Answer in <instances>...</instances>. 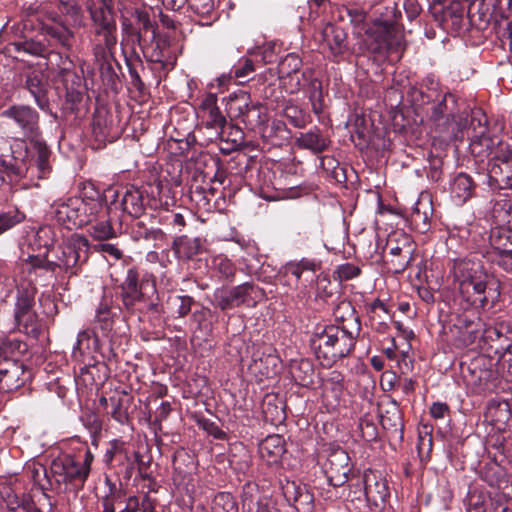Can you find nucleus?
<instances>
[{"mask_svg": "<svg viewBox=\"0 0 512 512\" xmlns=\"http://www.w3.org/2000/svg\"><path fill=\"white\" fill-rule=\"evenodd\" d=\"M336 324L318 327L310 339L316 357L330 366L349 356L361 333V321L349 301L340 302L334 310Z\"/></svg>", "mask_w": 512, "mask_h": 512, "instance_id": "f257e3e1", "label": "nucleus"}, {"mask_svg": "<svg viewBox=\"0 0 512 512\" xmlns=\"http://www.w3.org/2000/svg\"><path fill=\"white\" fill-rule=\"evenodd\" d=\"M453 275L459 294L469 305L493 307L500 298V282L487 272L480 261L459 259L454 262Z\"/></svg>", "mask_w": 512, "mask_h": 512, "instance_id": "f03ea898", "label": "nucleus"}, {"mask_svg": "<svg viewBox=\"0 0 512 512\" xmlns=\"http://www.w3.org/2000/svg\"><path fill=\"white\" fill-rule=\"evenodd\" d=\"M122 311L136 315L144 321L147 314L159 320L162 306L156 296V283L153 275H144L141 279L136 268H129L125 279L119 285Z\"/></svg>", "mask_w": 512, "mask_h": 512, "instance_id": "7ed1b4c3", "label": "nucleus"}, {"mask_svg": "<svg viewBox=\"0 0 512 512\" xmlns=\"http://www.w3.org/2000/svg\"><path fill=\"white\" fill-rule=\"evenodd\" d=\"M90 251L89 240L80 234H72L61 247V255L57 261L47 258V255H31L28 258L29 274L43 276L47 273L54 274L57 269L71 275H76L79 268L88 261Z\"/></svg>", "mask_w": 512, "mask_h": 512, "instance_id": "20e7f679", "label": "nucleus"}, {"mask_svg": "<svg viewBox=\"0 0 512 512\" xmlns=\"http://www.w3.org/2000/svg\"><path fill=\"white\" fill-rule=\"evenodd\" d=\"M361 48L379 64L389 60L394 54L399 58L404 50V34L396 23L374 22L365 30Z\"/></svg>", "mask_w": 512, "mask_h": 512, "instance_id": "39448f33", "label": "nucleus"}, {"mask_svg": "<svg viewBox=\"0 0 512 512\" xmlns=\"http://www.w3.org/2000/svg\"><path fill=\"white\" fill-rule=\"evenodd\" d=\"M94 455L86 448L81 455L64 454L54 459L50 471L58 485L64 484L65 490L77 494L81 491L91 472Z\"/></svg>", "mask_w": 512, "mask_h": 512, "instance_id": "423d86ee", "label": "nucleus"}, {"mask_svg": "<svg viewBox=\"0 0 512 512\" xmlns=\"http://www.w3.org/2000/svg\"><path fill=\"white\" fill-rule=\"evenodd\" d=\"M54 219L68 230L82 228L97 219L104 212V204L99 200H85L71 197L57 201L52 206Z\"/></svg>", "mask_w": 512, "mask_h": 512, "instance_id": "0eeeda50", "label": "nucleus"}, {"mask_svg": "<svg viewBox=\"0 0 512 512\" xmlns=\"http://www.w3.org/2000/svg\"><path fill=\"white\" fill-rule=\"evenodd\" d=\"M226 112L231 120L243 123L249 130L261 127L267 117L263 105L252 100L246 91L232 93L226 98Z\"/></svg>", "mask_w": 512, "mask_h": 512, "instance_id": "6e6552de", "label": "nucleus"}, {"mask_svg": "<svg viewBox=\"0 0 512 512\" xmlns=\"http://www.w3.org/2000/svg\"><path fill=\"white\" fill-rule=\"evenodd\" d=\"M263 296L262 288L252 282H245L228 291L217 290L214 293V300L221 311H227L241 305L253 307Z\"/></svg>", "mask_w": 512, "mask_h": 512, "instance_id": "1a4fd4ad", "label": "nucleus"}, {"mask_svg": "<svg viewBox=\"0 0 512 512\" xmlns=\"http://www.w3.org/2000/svg\"><path fill=\"white\" fill-rule=\"evenodd\" d=\"M138 452L130 453L119 440L110 442V448L106 450L104 462L108 467L114 470L118 480H122L128 484L134 471L136 463L140 460Z\"/></svg>", "mask_w": 512, "mask_h": 512, "instance_id": "9d476101", "label": "nucleus"}, {"mask_svg": "<svg viewBox=\"0 0 512 512\" xmlns=\"http://www.w3.org/2000/svg\"><path fill=\"white\" fill-rule=\"evenodd\" d=\"M50 20V22L43 23L41 26V31L47 39L48 47L60 48L65 52L71 51L75 41L74 31L57 14L51 15Z\"/></svg>", "mask_w": 512, "mask_h": 512, "instance_id": "9b49d317", "label": "nucleus"}, {"mask_svg": "<svg viewBox=\"0 0 512 512\" xmlns=\"http://www.w3.org/2000/svg\"><path fill=\"white\" fill-rule=\"evenodd\" d=\"M323 469L331 485L334 487L344 485L352 469L348 453L340 447L331 449Z\"/></svg>", "mask_w": 512, "mask_h": 512, "instance_id": "f8f14e48", "label": "nucleus"}, {"mask_svg": "<svg viewBox=\"0 0 512 512\" xmlns=\"http://www.w3.org/2000/svg\"><path fill=\"white\" fill-rule=\"evenodd\" d=\"M10 149L9 155L0 157V165L11 179L18 180L30 169L29 149L24 141L15 142Z\"/></svg>", "mask_w": 512, "mask_h": 512, "instance_id": "ddd939ff", "label": "nucleus"}, {"mask_svg": "<svg viewBox=\"0 0 512 512\" xmlns=\"http://www.w3.org/2000/svg\"><path fill=\"white\" fill-rule=\"evenodd\" d=\"M280 487L285 500L297 512H314V494L308 485L284 479L280 480Z\"/></svg>", "mask_w": 512, "mask_h": 512, "instance_id": "4468645a", "label": "nucleus"}, {"mask_svg": "<svg viewBox=\"0 0 512 512\" xmlns=\"http://www.w3.org/2000/svg\"><path fill=\"white\" fill-rule=\"evenodd\" d=\"M379 417L380 424L387 431L389 437L402 442L404 439V420L399 403L390 398L387 402L380 404Z\"/></svg>", "mask_w": 512, "mask_h": 512, "instance_id": "2eb2a0df", "label": "nucleus"}, {"mask_svg": "<svg viewBox=\"0 0 512 512\" xmlns=\"http://www.w3.org/2000/svg\"><path fill=\"white\" fill-rule=\"evenodd\" d=\"M2 116L13 120L25 137L33 140L39 136V114L31 107L26 105H13L4 110Z\"/></svg>", "mask_w": 512, "mask_h": 512, "instance_id": "dca6fc26", "label": "nucleus"}, {"mask_svg": "<svg viewBox=\"0 0 512 512\" xmlns=\"http://www.w3.org/2000/svg\"><path fill=\"white\" fill-rule=\"evenodd\" d=\"M142 54L148 62L159 64L164 71H170L176 65L177 55L171 49L169 41L164 38L155 36L153 40L151 36L150 43L147 42Z\"/></svg>", "mask_w": 512, "mask_h": 512, "instance_id": "f3484780", "label": "nucleus"}, {"mask_svg": "<svg viewBox=\"0 0 512 512\" xmlns=\"http://www.w3.org/2000/svg\"><path fill=\"white\" fill-rule=\"evenodd\" d=\"M457 112V99L455 95L450 91H443L439 99L431 104L427 116L429 121L444 130L450 122L456 121Z\"/></svg>", "mask_w": 512, "mask_h": 512, "instance_id": "a211bd4d", "label": "nucleus"}, {"mask_svg": "<svg viewBox=\"0 0 512 512\" xmlns=\"http://www.w3.org/2000/svg\"><path fill=\"white\" fill-rule=\"evenodd\" d=\"M121 206L124 213L133 218L143 215L147 206L157 208V201L149 198L147 192L139 187H126L121 198Z\"/></svg>", "mask_w": 512, "mask_h": 512, "instance_id": "6ab92c4d", "label": "nucleus"}, {"mask_svg": "<svg viewBox=\"0 0 512 512\" xmlns=\"http://www.w3.org/2000/svg\"><path fill=\"white\" fill-rule=\"evenodd\" d=\"M121 31H122V38H121V50L122 55L124 56V53H128V56H132L137 61H140V55L136 50V47L138 46L141 51L145 48L148 39L147 34L143 30H140L133 22L132 20L128 18H123L121 21Z\"/></svg>", "mask_w": 512, "mask_h": 512, "instance_id": "aec40b11", "label": "nucleus"}, {"mask_svg": "<svg viewBox=\"0 0 512 512\" xmlns=\"http://www.w3.org/2000/svg\"><path fill=\"white\" fill-rule=\"evenodd\" d=\"M117 41V28L94 30V36L91 39L93 59H114Z\"/></svg>", "mask_w": 512, "mask_h": 512, "instance_id": "412c9836", "label": "nucleus"}, {"mask_svg": "<svg viewBox=\"0 0 512 512\" xmlns=\"http://www.w3.org/2000/svg\"><path fill=\"white\" fill-rule=\"evenodd\" d=\"M476 119L472 118L471 124L474 126L473 134L471 136V141L469 144V148L471 154L482 160L492 153V149L495 145L494 139L489 135L488 127L486 124H482L481 120H478V127L474 125Z\"/></svg>", "mask_w": 512, "mask_h": 512, "instance_id": "4be33fe9", "label": "nucleus"}, {"mask_svg": "<svg viewBox=\"0 0 512 512\" xmlns=\"http://www.w3.org/2000/svg\"><path fill=\"white\" fill-rule=\"evenodd\" d=\"M278 362L277 356L256 351L252 355L248 370L258 381H262L264 378H272L277 374Z\"/></svg>", "mask_w": 512, "mask_h": 512, "instance_id": "5701e85b", "label": "nucleus"}, {"mask_svg": "<svg viewBox=\"0 0 512 512\" xmlns=\"http://www.w3.org/2000/svg\"><path fill=\"white\" fill-rule=\"evenodd\" d=\"M171 248L178 260L189 261L203 253L205 241L200 237L191 238L187 235H182L174 239Z\"/></svg>", "mask_w": 512, "mask_h": 512, "instance_id": "b1692460", "label": "nucleus"}, {"mask_svg": "<svg viewBox=\"0 0 512 512\" xmlns=\"http://www.w3.org/2000/svg\"><path fill=\"white\" fill-rule=\"evenodd\" d=\"M364 493L368 501L375 505L384 503L389 496L387 481L375 471L369 470L363 476Z\"/></svg>", "mask_w": 512, "mask_h": 512, "instance_id": "393cba45", "label": "nucleus"}, {"mask_svg": "<svg viewBox=\"0 0 512 512\" xmlns=\"http://www.w3.org/2000/svg\"><path fill=\"white\" fill-rule=\"evenodd\" d=\"M23 365L17 361L5 360L0 363V390L13 391L22 386Z\"/></svg>", "mask_w": 512, "mask_h": 512, "instance_id": "a878e982", "label": "nucleus"}, {"mask_svg": "<svg viewBox=\"0 0 512 512\" xmlns=\"http://www.w3.org/2000/svg\"><path fill=\"white\" fill-rule=\"evenodd\" d=\"M258 450L262 460L269 466L277 465L286 452L285 440L278 434L269 435L260 442Z\"/></svg>", "mask_w": 512, "mask_h": 512, "instance_id": "bb28decb", "label": "nucleus"}, {"mask_svg": "<svg viewBox=\"0 0 512 512\" xmlns=\"http://www.w3.org/2000/svg\"><path fill=\"white\" fill-rule=\"evenodd\" d=\"M302 78H304L308 99L311 103L312 111L316 115H321L324 111V94L322 82L315 77V72L312 68H306L302 71Z\"/></svg>", "mask_w": 512, "mask_h": 512, "instance_id": "cd10ccee", "label": "nucleus"}, {"mask_svg": "<svg viewBox=\"0 0 512 512\" xmlns=\"http://www.w3.org/2000/svg\"><path fill=\"white\" fill-rule=\"evenodd\" d=\"M476 183L467 173L457 174L450 185V192L457 205H463L475 195Z\"/></svg>", "mask_w": 512, "mask_h": 512, "instance_id": "c85d7f7f", "label": "nucleus"}, {"mask_svg": "<svg viewBox=\"0 0 512 512\" xmlns=\"http://www.w3.org/2000/svg\"><path fill=\"white\" fill-rule=\"evenodd\" d=\"M86 8L95 26L94 30L117 28L113 6L97 5L94 0H88Z\"/></svg>", "mask_w": 512, "mask_h": 512, "instance_id": "c756f323", "label": "nucleus"}, {"mask_svg": "<svg viewBox=\"0 0 512 512\" xmlns=\"http://www.w3.org/2000/svg\"><path fill=\"white\" fill-rule=\"evenodd\" d=\"M26 87L34 97L38 107L46 111L49 109V99L47 96L48 83L44 78L43 73L39 71L31 72L26 79Z\"/></svg>", "mask_w": 512, "mask_h": 512, "instance_id": "7c9ffc66", "label": "nucleus"}, {"mask_svg": "<svg viewBox=\"0 0 512 512\" xmlns=\"http://www.w3.org/2000/svg\"><path fill=\"white\" fill-rule=\"evenodd\" d=\"M99 350V338L95 332L90 330H82L78 333L77 342L73 348V357H82L86 359H94V354Z\"/></svg>", "mask_w": 512, "mask_h": 512, "instance_id": "2f4dec72", "label": "nucleus"}, {"mask_svg": "<svg viewBox=\"0 0 512 512\" xmlns=\"http://www.w3.org/2000/svg\"><path fill=\"white\" fill-rule=\"evenodd\" d=\"M295 144L301 149H307L314 154H319L328 148L330 141L323 136L318 127H314L307 132L300 133L295 140Z\"/></svg>", "mask_w": 512, "mask_h": 512, "instance_id": "473e14b6", "label": "nucleus"}, {"mask_svg": "<svg viewBox=\"0 0 512 512\" xmlns=\"http://www.w3.org/2000/svg\"><path fill=\"white\" fill-rule=\"evenodd\" d=\"M200 110L206 118L209 128L222 129L226 125V118L217 105V95L208 93L200 104Z\"/></svg>", "mask_w": 512, "mask_h": 512, "instance_id": "72a5a7b5", "label": "nucleus"}, {"mask_svg": "<svg viewBox=\"0 0 512 512\" xmlns=\"http://www.w3.org/2000/svg\"><path fill=\"white\" fill-rule=\"evenodd\" d=\"M484 338L498 343L496 351H511L512 326L505 321L499 322L495 326H490L485 329Z\"/></svg>", "mask_w": 512, "mask_h": 512, "instance_id": "f704fd0d", "label": "nucleus"}, {"mask_svg": "<svg viewBox=\"0 0 512 512\" xmlns=\"http://www.w3.org/2000/svg\"><path fill=\"white\" fill-rule=\"evenodd\" d=\"M65 82V109L74 112L77 105L82 101L83 94L80 90L81 79L72 71L63 70L62 73Z\"/></svg>", "mask_w": 512, "mask_h": 512, "instance_id": "c9c22d12", "label": "nucleus"}, {"mask_svg": "<svg viewBox=\"0 0 512 512\" xmlns=\"http://www.w3.org/2000/svg\"><path fill=\"white\" fill-rule=\"evenodd\" d=\"M51 150L47 144L41 140H32V160L37 169L39 178H47L52 171L50 164Z\"/></svg>", "mask_w": 512, "mask_h": 512, "instance_id": "e433bc0d", "label": "nucleus"}, {"mask_svg": "<svg viewBox=\"0 0 512 512\" xmlns=\"http://www.w3.org/2000/svg\"><path fill=\"white\" fill-rule=\"evenodd\" d=\"M511 411L509 403L506 401L492 400L488 403L485 419L496 429L502 430L510 420Z\"/></svg>", "mask_w": 512, "mask_h": 512, "instance_id": "4c0bfd02", "label": "nucleus"}, {"mask_svg": "<svg viewBox=\"0 0 512 512\" xmlns=\"http://www.w3.org/2000/svg\"><path fill=\"white\" fill-rule=\"evenodd\" d=\"M323 37L335 57L343 55L348 50L347 33L343 28L327 25L323 30Z\"/></svg>", "mask_w": 512, "mask_h": 512, "instance_id": "58836bf2", "label": "nucleus"}, {"mask_svg": "<svg viewBox=\"0 0 512 512\" xmlns=\"http://www.w3.org/2000/svg\"><path fill=\"white\" fill-rule=\"evenodd\" d=\"M94 62L99 69L103 85L107 89L116 92L120 85V78L114 66H116L118 70H121V65L116 57L114 56V59L94 60Z\"/></svg>", "mask_w": 512, "mask_h": 512, "instance_id": "ea45409f", "label": "nucleus"}, {"mask_svg": "<svg viewBox=\"0 0 512 512\" xmlns=\"http://www.w3.org/2000/svg\"><path fill=\"white\" fill-rule=\"evenodd\" d=\"M109 401L112 405V418L121 425L127 424L130 420L129 408L132 403V397H130L128 393L123 390L111 396Z\"/></svg>", "mask_w": 512, "mask_h": 512, "instance_id": "a19ab883", "label": "nucleus"}, {"mask_svg": "<svg viewBox=\"0 0 512 512\" xmlns=\"http://www.w3.org/2000/svg\"><path fill=\"white\" fill-rule=\"evenodd\" d=\"M95 328L100 329L104 336H108L114 326L112 313V298L104 296L99 303L95 314Z\"/></svg>", "mask_w": 512, "mask_h": 512, "instance_id": "79ce46f5", "label": "nucleus"}, {"mask_svg": "<svg viewBox=\"0 0 512 512\" xmlns=\"http://www.w3.org/2000/svg\"><path fill=\"white\" fill-rule=\"evenodd\" d=\"M489 241L491 247L500 255H512V229L507 227L492 228Z\"/></svg>", "mask_w": 512, "mask_h": 512, "instance_id": "37998d69", "label": "nucleus"}, {"mask_svg": "<svg viewBox=\"0 0 512 512\" xmlns=\"http://www.w3.org/2000/svg\"><path fill=\"white\" fill-rule=\"evenodd\" d=\"M187 4L202 25H209L217 18L214 0H188Z\"/></svg>", "mask_w": 512, "mask_h": 512, "instance_id": "c03bdc74", "label": "nucleus"}, {"mask_svg": "<svg viewBox=\"0 0 512 512\" xmlns=\"http://www.w3.org/2000/svg\"><path fill=\"white\" fill-rule=\"evenodd\" d=\"M167 309L173 317L183 318L196 306L193 297L188 295H170L167 299Z\"/></svg>", "mask_w": 512, "mask_h": 512, "instance_id": "a18cd8bd", "label": "nucleus"}, {"mask_svg": "<svg viewBox=\"0 0 512 512\" xmlns=\"http://www.w3.org/2000/svg\"><path fill=\"white\" fill-rule=\"evenodd\" d=\"M314 366L308 359L293 360L290 373L293 379L302 386L313 384Z\"/></svg>", "mask_w": 512, "mask_h": 512, "instance_id": "49530a36", "label": "nucleus"}, {"mask_svg": "<svg viewBox=\"0 0 512 512\" xmlns=\"http://www.w3.org/2000/svg\"><path fill=\"white\" fill-rule=\"evenodd\" d=\"M468 374H464V378L469 385L477 388H486L493 378V372L489 369L481 368L480 360L473 361L467 367Z\"/></svg>", "mask_w": 512, "mask_h": 512, "instance_id": "de8ad7c7", "label": "nucleus"}, {"mask_svg": "<svg viewBox=\"0 0 512 512\" xmlns=\"http://www.w3.org/2000/svg\"><path fill=\"white\" fill-rule=\"evenodd\" d=\"M14 322L19 332L34 339H38L41 334V323L36 311L14 318Z\"/></svg>", "mask_w": 512, "mask_h": 512, "instance_id": "09e8293b", "label": "nucleus"}, {"mask_svg": "<svg viewBox=\"0 0 512 512\" xmlns=\"http://www.w3.org/2000/svg\"><path fill=\"white\" fill-rule=\"evenodd\" d=\"M105 214L106 208L104 207V212L99 213L97 219L89 224V234L95 240L103 241L116 237L110 220L104 218Z\"/></svg>", "mask_w": 512, "mask_h": 512, "instance_id": "8fccbe9b", "label": "nucleus"}, {"mask_svg": "<svg viewBox=\"0 0 512 512\" xmlns=\"http://www.w3.org/2000/svg\"><path fill=\"white\" fill-rule=\"evenodd\" d=\"M490 180L501 189L512 190V164H488Z\"/></svg>", "mask_w": 512, "mask_h": 512, "instance_id": "3c124183", "label": "nucleus"}, {"mask_svg": "<svg viewBox=\"0 0 512 512\" xmlns=\"http://www.w3.org/2000/svg\"><path fill=\"white\" fill-rule=\"evenodd\" d=\"M15 49L18 52H24L37 57H49L51 55H59L58 52L50 50L48 45L42 41L28 39L14 43Z\"/></svg>", "mask_w": 512, "mask_h": 512, "instance_id": "603ef678", "label": "nucleus"}, {"mask_svg": "<svg viewBox=\"0 0 512 512\" xmlns=\"http://www.w3.org/2000/svg\"><path fill=\"white\" fill-rule=\"evenodd\" d=\"M35 289L22 288L18 289L16 302L14 307V318L35 311Z\"/></svg>", "mask_w": 512, "mask_h": 512, "instance_id": "864d4df0", "label": "nucleus"}, {"mask_svg": "<svg viewBox=\"0 0 512 512\" xmlns=\"http://www.w3.org/2000/svg\"><path fill=\"white\" fill-rule=\"evenodd\" d=\"M482 479L491 487L504 489L508 487V478L505 470L498 464L486 466L481 474Z\"/></svg>", "mask_w": 512, "mask_h": 512, "instance_id": "5fc2aeb1", "label": "nucleus"}, {"mask_svg": "<svg viewBox=\"0 0 512 512\" xmlns=\"http://www.w3.org/2000/svg\"><path fill=\"white\" fill-rule=\"evenodd\" d=\"M322 223L316 213L303 215L297 222V234L304 239H309L312 235L321 231Z\"/></svg>", "mask_w": 512, "mask_h": 512, "instance_id": "6e6d98bb", "label": "nucleus"}, {"mask_svg": "<svg viewBox=\"0 0 512 512\" xmlns=\"http://www.w3.org/2000/svg\"><path fill=\"white\" fill-rule=\"evenodd\" d=\"M344 376L338 371H332L323 380V395L331 396L336 402L339 401L344 389Z\"/></svg>", "mask_w": 512, "mask_h": 512, "instance_id": "4d7b16f0", "label": "nucleus"}, {"mask_svg": "<svg viewBox=\"0 0 512 512\" xmlns=\"http://www.w3.org/2000/svg\"><path fill=\"white\" fill-rule=\"evenodd\" d=\"M511 4V0H494L492 3L491 12H481L480 20L485 24L499 23L502 19L508 18V8ZM487 10L489 8L487 7Z\"/></svg>", "mask_w": 512, "mask_h": 512, "instance_id": "13d9d810", "label": "nucleus"}, {"mask_svg": "<svg viewBox=\"0 0 512 512\" xmlns=\"http://www.w3.org/2000/svg\"><path fill=\"white\" fill-rule=\"evenodd\" d=\"M283 115L296 128H303L311 121L310 115L294 104L291 100L285 104L283 108Z\"/></svg>", "mask_w": 512, "mask_h": 512, "instance_id": "bf43d9fd", "label": "nucleus"}, {"mask_svg": "<svg viewBox=\"0 0 512 512\" xmlns=\"http://www.w3.org/2000/svg\"><path fill=\"white\" fill-rule=\"evenodd\" d=\"M442 22L459 25L464 15V5L461 0H450L442 7Z\"/></svg>", "mask_w": 512, "mask_h": 512, "instance_id": "052dcab7", "label": "nucleus"}, {"mask_svg": "<svg viewBox=\"0 0 512 512\" xmlns=\"http://www.w3.org/2000/svg\"><path fill=\"white\" fill-rule=\"evenodd\" d=\"M164 232L159 228H148L142 221L136 222L131 228V236L135 241H156L162 240Z\"/></svg>", "mask_w": 512, "mask_h": 512, "instance_id": "680f3d73", "label": "nucleus"}, {"mask_svg": "<svg viewBox=\"0 0 512 512\" xmlns=\"http://www.w3.org/2000/svg\"><path fill=\"white\" fill-rule=\"evenodd\" d=\"M212 512H239L238 504L234 496L229 492H219L215 495L211 504Z\"/></svg>", "mask_w": 512, "mask_h": 512, "instance_id": "e2e57ef3", "label": "nucleus"}, {"mask_svg": "<svg viewBox=\"0 0 512 512\" xmlns=\"http://www.w3.org/2000/svg\"><path fill=\"white\" fill-rule=\"evenodd\" d=\"M81 421L84 427L88 430L92 438V443L94 445H97V440L98 437L101 435L103 427L102 418L97 413L93 411H88L82 415Z\"/></svg>", "mask_w": 512, "mask_h": 512, "instance_id": "0e129e2a", "label": "nucleus"}, {"mask_svg": "<svg viewBox=\"0 0 512 512\" xmlns=\"http://www.w3.org/2000/svg\"><path fill=\"white\" fill-rule=\"evenodd\" d=\"M213 267L219 274V277L226 282H233L236 275L234 263L223 255H219L213 260Z\"/></svg>", "mask_w": 512, "mask_h": 512, "instance_id": "69168bd1", "label": "nucleus"}, {"mask_svg": "<svg viewBox=\"0 0 512 512\" xmlns=\"http://www.w3.org/2000/svg\"><path fill=\"white\" fill-rule=\"evenodd\" d=\"M365 307L371 326H374L377 320L391 318L392 316L390 308L378 298L371 303H367Z\"/></svg>", "mask_w": 512, "mask_h": 512, "instance_id": "338daca9", "label": "nucleus"}, {"mask_svg": "<svg viewBox=\"0 0 512 512\" xmlns=\"http://www.w3.org/2000/svg\"><path fill=\"white\" fill-rule=\"evenodd\" d=\"M489 164H512V141H499Z\"/></svg>", "mask_w": 512, "mask_h": 512, "instance_id": "774afa93", "label": "nucleus"}]
</instances>
